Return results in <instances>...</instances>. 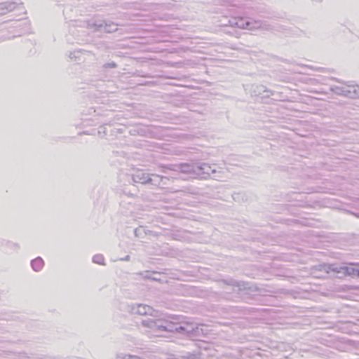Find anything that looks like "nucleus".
I'll use <instances>...</instances> for the list:
<instances>
[{"instance_id":"obj_1","label":"nucleus","mask_w":359,"mask_h":359,"mask_svg":"<svg viewBox=\"0 0 359 359\" xmlns=\"http://www.w3.org/2000/svg\"><path fill=\"white\" fill-rule=\"evenodd\" d=\"M141 325L146 328H149V331L154 335L158 336L161 332H178L180 333V323H173L168 320H154L148 318L142 320Z\"/></svg>"},{"instance_id":"obj_2","label":"nucleus","mask_w":359,"mask_h":359,"mask_svg":"<svg viewBox=\"0 0 359 359\" xmlns=\"http://www.w3.org/2000/svg\"><path fill=\"white\" fill-rule=\"evenodd\" d=\"M162 171L166 172L165 170L180 172L187 174L191 177L198 179L197 162L190 163H180L177 165H167L161 166Z\"/></svg>"},{"instance_id":"obj_3","label":"nucleus","mask_w":359,"mask_h":359,"mask_svg":"<svg viewBox=\"0 0 359 359\" xmlns=\"http://www.w3.org/2000/svg\"><path fill=\"white\" fill-rule=\"evenodd\" d=\"M331 90L339 95H343L349 98H359L358 85L334 86L331 88Z\"/></svg>"},{"instance_id":"obj_4","label":"nucleus","mask_w":359,"mask_h":359,"mask_svg":"<svg viewBox=\"0 0 359 359\" xmlns=\"http://www.w3.org/2000/svg\"><path fill=\"white\" fill-rule=\"evenodd\" d=\"M151 176L159 177L161 180L163 178V177L156 174L149 175L142 170H137L134 172V173L131 175V179L135 183H140L142 184H156L154 183V180L151 177Z\"/></svg>"},{"instance_id":"obj_5","label":"nucleus","mask_w":359,"mask_h":359,"mask_svg":"<svg viewBox=\"0 0 359 359\" xmlns=\"http://www.w3.org/2000/svg\"><path fill=\"white\" fill-rule=\"evenodd\" d=\"M253 20H248L242 17H233L229 20V25L233 27H238L243 29L251 30Z\"/></svg>"},{"instance_id":"obj_6","label":"nucleus","mask_w":359,"mask_h":359,"mask_svg":"<svg viewBox=\"0 0 359 359\" xmlns=\"http://www.w3.org/2000/svg\"><path fill=\"white\" fill-rule=\"evenodd\" d=\"M212 165L206 163L197 162L198 179L208 180L211 178V169Z\"/></svg>"},{"instance_id":"obj_7","label":"nucleus","mask_w":359,"mask_h":359,"mask_svg":"<svg viewBox=\"0 0 359 359\" xmlns=\"http://www.w3.org/2000/svg\"><path fill=\"white\" fill-rule=\"evenodd\" d=\"M202 326H203L202 325L198 326V325H196L194 323H184L183 325L180 324V327H179L180 333L187 334H194L198 335L203 332Z\"/></svg>"},{"instance_id":"obj_8","label":"nucleus","mask_w":359,"mask_h":359,"mask_svg":"<svg viewBox=\"0 0 359 359\" xmlns=\"http://www.w3.org/2000/svg\"><path fill=\"white\" fill-rule=\"evenodd\" d=\"M130 312L140 316L152 315L153 309L146 304H138L130 306Z\"/></svg>"},{"instance_id":"obj_9","label":"nucleus","mask_w":359,"mask_h":359,"mask_svg":"<svg viewBox=\"0 0 359 359\" xmlns=\"http://www.w3.org/2000/svg\"><path fill=\"white\" fill-rule=\"evenodd\" d=\"M95 30L111 33L117 30V25L114 22H95L93 24Z\"/></svg>"},{"instance_id":"obj_10","label":"nucleus","mask_w":359,"mask_h":359,"mask_svg":"<svg viewBox=\"0 0 359 359\" xmlns=\"http://www.w3.org/2000/svg\"><path fill=\"white\" fill-rule=\"evenodd\" d=\"M320 271H324L326 273H330L331 271L336 273L337 274H341V276H344L345 271L344 270L346 266H339L337 264H323L320 266Z\"/></svg>"},{"instance_id":"obj_11","label":"nucleus","mask_w":359,"mask_h":359,"mask_svg":"<svg viewBox=\"0 0 359 359\" xmlns=\"http://www.w3.org/2000/svg\"><path fill=\"white\" fill-rule=\"evenodd\" d=\"M270 90H267L266 86L263 85H252L251 94L254 96H264V97H269L270 96Z\"/></svg>"},{"instance_id":"obj_12","label":"nucleus","mask_w":359,"mask_h":359,"mask_svg":"<svg viewBox=\"0 0 359 359\" xmlns=\"http://www.w3.org/2000/svg\"><path fill=\"white\" fill-rule=\"evenodd\" d=\"M15 7L16 3L13 1L0 4V15H4L7 13L13 11Z\"/></svg>"},{"instance_id":"obj_13","label":"nucleus","mask_w":359,"mask_h":359,"mask_svg":"<svg viewBox=\"0 0 359 359\" xmlns=\"http://www.w3.org/2000/svg\"><path fill=\"white\" fill-rule=\"evenodd\" d=\"M251 30L262 29L269 31L272 29V27L266 22L253 20L252 27H250Z\"/></svg>"},{"instance_id":"obj_14","label":"nucleus","mask_w":359,"mask_h":359,"mask_svg":"<svg viewBox=\"0 0 359 359\" xmlns=\"http://www.w3.org/2000/svg\"><path fill=\"white\" fill-rule=\"evenodd\" d=\"M353 266H356V264H351L349 266H346L345 273L344 276H351L352 278H358V272L359 271V268H355Z\"/></svg>"},{"instance_id":"obj_15","label":"nucleus","mask_w":359,"mask_h":359,"mask_svg":"<svg viewBox=\"0 0 359 359\" xmlns=\"http://www.w3.org/2000/svg\"><path fill=\"white\" fill-rule=\"evenodd\" d=\"M212 174L214 175V176H212L211 178L215 180H222V178L224 177L223 170L220 168L217 169V167L215 164H213L212 166L211 175Z\"/></svg>"},{"instance_id":"obj_16","label":"nucleus","mask_w":359,"mask_h":359,"mask_svg":"<svg viewBox=\"0 0 359 359\" xmlns=\"http://www.w3.org/2000/svg\"><path fill=\"white\" fill-rule=\"evenodd\" d=\"M43 260L39 257L33 259L31 262L32 267L35 271H41L43 266Z\"/></svg>"},{"instance_id":"obj_17","label":"nucleus","mask_w":359,"mask_h":359,"mask_svg":"<svg viewBox=\"0 0 359 359\" xmlns=\"http://www.w3.org/2000/svg\"><path fill=\"white\" fill-rule=\"evenodd\" d=\"M87 53L88 52L86 50H74L73 52H70L69 57L72 60L80 61L82 55Z\"/></svg>"},{"instance_id":"obj_18","label":"nucleus","mask_w":359,"mask_h":359,"mask_svg":"<svg viewBox=\"0 0 359 359\" xmlns=\"http://www.w3.org/2000/svg\"><path fill=\"white\" fill-rule=\"evenodd\" d=\"M179 359H201V354L199 353H186L184 355L180 356Z\"/></svg>"},{"instance_id":"obj_19","label":"nucleus","mask_w":359,"mask_h":359,"mask_svg":"<svg viewBox=\"0 0 359 359\" xmlns=\"http://www.w3.org/2000/svg\"><path fill=\"white\" fill-rule=\"evenodd\" d=\"M104 257L102 256V255H100V254L95 255L93 257V262L96 264L103 265V264H104Z\"/></svg>"},{"instance_id":"obj_20","label":"nucleus","mask_w":359,"mask_h":359,"mask_svg":"<svg viewBox=\"0 0 359 359\" xmlns=\"http://www.w3.org/2000/svg\"><path fill=\"white\" fill-rule=\"evenodd\" d=\"M226 283L228 285H233V286H236V287H238L239 288H241L242 286H243V283H241L238 282V281L234 280H231L229 282H226Z\"/></svg>"},{"instance_id":"obj_21","label":"nucleus","mask_w":359,"mask_h":359,"mask_svg":"<svg viewBox=\"0 0 359 359\" xmlns=\"http://www.w3.org/2000/svg\"><path fill=\"white\" fill-rule=\"evenodd\" d=\"M116 67H117V65H116V62H114L105 63V64L103 65V68H104V69H107V68H116Z\"/></svg>"},{"instance_id":"obj_22","label":"nucleus","mask_w":359,"mask_h":359,"mask_svg":"<svg viewBox=\"0 0 359 359\" xmlns=\"http://www.w3.org/2000/svg\"><path fill=\"white\" fill-rule=\"evenodd\" d=\"M130 259V256L129 255H127L125 257L123 258H121L120 260L121 261H129Z\"/></svg>"}]
</instances>
